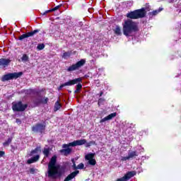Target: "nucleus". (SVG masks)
<instances>
[{
  "label": "nucleus",
  "instance_id": "f257e3e1",
  "mask_svg": "<svg viewBox=\"0 0 181 181\" xmlns=\"http://www.w3.org/2000/svg\"><path fill=\"white\" fill-rule=\"evenodd\" d=\"M57 162V156H54L48 163V177L52 179H57L62 176V170H60V165L56 164Z\"/></svg>",
  "mask_w": 181,
  "mask_h": 181
},
{
  "label": "nucleus",
  "instance_id": "f03ea898",
  "mask_svg": "<svg viewBox=\"0 0 181 181\" xmlns=\"http://www.w3.org/2000/svg\"><path fill=\"white\" fill-rule=\"evenodd\" d=\"M123 35L127 37L132 36L135 32H138V25L132 20H127L123 23Z\"/></svg>",
  "mask_w": 181,
  "mask_h": 181
},
{
  "label": "nucleus",
  "instance_id": "7ed1b4c3",
  "mask_svg": "<svg viewBox=\"0 0 181 181\" xmlns=\"http://www.w3.org/2000/svg\"><path fill=\"white\" fill-rule=\"evenodd\" d=\"M145 15H146V9L143 8L127 13V17L130 19H139V18H144Z\"/></svg>",
  "mask_w": 181,
  "mask_h": 181
},
{
  "label": "nucleus",
  "instance_id": "20e7f679",
  "mask_svg": "<svg viewBox=\"0 0 181 181\" xmlns=\"http://www.w3.org/2000/svg\"><path fill=\"white\" fill-rule=\"evenodd\" d=\"M86 64V59H82L77 63L72 64L67 69V71H74V70H78L80 67H83Z\"/></svg>",
  "mask_w": 181,
  "mask_h": 181
},
{
  "label": "nucleus",
  "instance_id": "39448f33",
  "mask_svg": "<svg viewBox=\"0 0 181 181\" xmlns=\"http://www.w3.org/2000/svg\"><path fill=\"white\" fill-rule=\"evenodd\" d=\"M22 72L8 74L2 76L1 81H8V80H13L21 77Z\"/></svg>",
  "mask_w": 181,
  "mask_h": 181
},
{
  "label": "nucleus",
  "instance_id": "423d86ee",
  "mask_svg": "<svg viewBox=\"0 0 181 181\" xmlns=\"http://www.w3.org/2000/svg\"><path fill=\"white\" fill-rule=\"evenodd\" d=\"M28 108L27 104H23L22 102L13 103L12 109L14 111H25Z\"/></svg>",
  "mask_w": 181,
  "mask_h": 181
},
{
  "label": "nucleus",
  "instance_id": "0eeeda50",
  "mask_svg": "<svg viewBox=\"0 0 181 181\" xmlns=\"http://www.w3.org/2000/svg\"><path fill=\"white\" fill-rule=\"evenodd\" d=\"M87 140L86 139H81V140H76L69 144H63L62 148H69V146H80L81 145L86 144Z\"/></svg>",
  "mask_w": 181,
  "mask_h": 181
},
{
  "label": "nucleus",
  "instance_id": "6e6552de",
  "mask_svg": "<svg viewBox=\"0 0 181 181\" xmlns=\"http://www.w3.org/2000/svg\"><path fill=\"white\" fill-rule=\"evenodd\" d=\"M83 79L81 78H76V79H74V80H71L68 82H66L63 84H62L58 90H62V88H63V87H66V86H74V84H77V83H80Z\"/></svg>",
  "mask_w": 181,
  "mask_h": 181
},
{
  "label": "nucleus",
  "instance_id": "1a4fd4ad",
  "mask_svg": "<svg viewBox=\"0 0 181 181\" xmlns=\"http://www.w3.org/2000/svg\"><path fill=\"white\" fill-rule=\"evenodd\" d=\"M85 159L86 160H88L89 165H92V166H94L97 163L95 161V159H94V153H88L86 156H85Z\"/></svg>",
  "mask_w": 181,
  "mask_h": 181
},
{
  "label": "nucleus",
  "instance_id": "9d476101",
  "mask_svg": "<svg viewBox=\"0 0 181 181\" xmlns=\"http://www.w3.org/2000/svg\"><path fill=\"white\" fill-rule=\"evenodd\" d=\"M38 30H35L33 31L27 33L25 34H23L22 35H21L19 37V40H23V39H26V37H30L32 36H33L34 35H36V33H38Z\"/></svg>",
  "mask_w": 181,
  "mask_h": 181
},
{
  "label": "nucleus",
  "instance_id": "9b49d317",
  "mask_svg": "<svg viewBox=\"0 0 181 181\" xmlns=\"http://www.w3.org/2000/svg\"><path fill=\"white\" fill-rule=\"evenodd\" d=\"M10 64L11 60L9 59H0V69H5V67H8V66H9Z\"/></svg>",
  "mask_w": 181,
  "mask_h": 181
},
{
  "label": "nucleus",
  "instance_id": "f8f14e48",
  "mask_svg": "<svg viewBox=\"0 0 181 181\" xmlns=\"http://www.w3.org/2000/svg\"><path fill=\"white\" fill-rule=\"evenodd\" d=\"M46 128L45 124H38L33 127V132H43Z\"/></svg>",
  "mask_w": 181,
  "mask_h": 181
},
{
  "label": "nucleus",
  "instance_id": "ddd939ff",
  "mask_svg": "<svg viewBox=\"0 0 181 181\" xmlns=\"http://www.w3.org/2000/svg\"><path fill=\"white\" fill-rule=\"evenodd\" d=\"M117 117V112L111 113L110 115H107V117L102 119L100 122V124H103V122H105V121H110L112 119V118H115Z\"/></svg>",
  "mask_w": 181,
  "mask_h": 181
},
{
  "label": "nucleus",
  "instance_id": "4468645a",
  "mask_svg": "<svg viewBox=\"0 0 181 181\" xmlns=\"http://www.w3.org/2000/svg\"><path fill=\"white\" fill-rule=\"evenodd\" d=\"M79 173L78 170L74 171L72 173L69 174L64 180V181H70L72 180V179H74L75 177H76Z\"/></svg>",
  "mask_w": 181,
  "mask_h": 181
},
{
  "label": "nucleus",
  "instance_id": "2eb2a0df",
  "mask_svg": "<svg viewBox=\"0 0 181 181\" xmlns=\"http://www.w3.org/2000/svg\"><path fill=\"white\" fill-rule=\"evenodd\" d=\"M136 175V172L135 171H129L126 175H124V177L126 179L127 181L129 180L131 177H134Z\"/></svg>",
  "mask_w": 181,
  "mask_h": 181
},
{
  "label": "nucleus",
  "instance_id": "dca6fc26",
  "mask_svg": "<svg viewBox=\"0 0 181 181\" xmlns=\"http://www.w3.org/2000/svg\"><path fill=\"white\" fill-rule=\"evenodd\" d=\"M65 149H62L60 151L61 153H63L65 156H67V155H70L71 153V148L66 147L64 148Z\"/></svg>",
  "mask_w": 181,
  "mask_h": 181
},
{
  "label": "nucleus",
  "instance_id": "f3484780",
  "mask_svg": "<svg viewBox=\"0 0 181 181\" xmlns=\"http://www.w3.org/2000/svg\"><path fill=\"white\" fill-rule=\"evenodd\" d=\"M39 155H37L34 157H33L32 158L28 160V163L30 164V163H34V162H37V160H39Z\"/></svg>",
  "mask_w": 181,
  "mask_h": 181
},
{
  "label": "nucleus",
  "instance_id": "a211bd4d",
  "mask_svg": "<svg viewBox=\"0 0 181 181\" xmlns=\"http://www.w3.org/2000/svg\"><path fill=\"white\" fill-rule=\"evenodd\" d=\"M71 56V51H69L62 54V59H65L66 60H67V59H69V57H70Z\"/></svg>",
  "mask_w": 181,
  "mask_h": 181
},
{
  "label": "nucleus",
  "instance_id": "6ab92c4d",
  "mask_svg": "<svg viewBox=\"0 0 181 181\" xmlns=\"http://www.w3.org/2000/svg\"><path fill=\"white\" fill-rule=\"evenodd\" d=\"M128 156L129 159L135 158V156H138V153H136V151L129 152Z\"/></svg>",
  "mask_w": 181,
  "mask_h": 181
},
{
  "label": "nucleus",
  "instance_id": "aec40b11",
  "mask_svg": "<svg viewBox=\"0 0 181 181\" xmlns=\"http://www.w3.org/2000/svg\"><path fill=\"white\" fill-rule=\"evenodd\" d=\"M59 8H60V6H57L54 8L46 11L42 15H46V13H49V12H54V11H57V9H59Z\"/></svg>",
  "mask_w": 181,
  "mask_h": 181
},
{
  "label": "nucleus",
  "instance_id": "412c9836",
  "mask_svg": "<svg viewBox=\"0 0 181 181\" xmlns=\"http://www.w3.org/2000/svg\"><path fill=\"white\" fill-rule=\"evenodd\" d=\"M62 108V105L59 101L56 102L55 105H54V111H57Z\"/></svg>",
  "mask_w": 181,
  "mask_h": 181
},
{
  "label": "nucleus",
  "instance_id": "4be33fe9",
  "mask_svg": "<svg viewBox=\"0 0 181 181\" xmlns=\"http://www.w3.org/2000/svg\"><path fill=\"white\" fill-rule=\"evenodd\" d=\"M39 152H40V148L37 147L35 150L31 151L30 156L35 155V153H39Z\"/></svg>",
  "mask_w": 181,
  "mask_h": 181
},
{
  "label": "nucleus",
  "instance_id": "5701e85b",
  "mask_svg": "<svg viewBox=\"0 0 181 181\" xmlns=\"http://www.w3.org/2000/svg\"><path fill=\"white\" fill-rule=\"evenodd\" d=\"M12 142V138H8L6 141L3 143L4 146H9V144Z\"/></svg>",
  "mask_w": 181,
  "mask_h": 181
},
{
  "label": "nucleus",
  "instance_id": "b1692460",
  "mask_svg": "<svg viewBox=\"0 0 181 181\" xmlns=\"http://www.w3.org/2000/svg\"><path fill=\"white\" fill-rule=\"evenodd\" d=\"M92 145H95V141H90V142H88V143H86V144H85V146H86V148H88V147L91 146Z\"/></svg>",
  "mask_w": 181,
  "mask_h": 181
},
{
  "label": "nucleus",
  "instance_id": "393cba45",
  "mask_svg": "<svg viewBox=\"0 0 181 181\" xmlns=\"http://www.w3.org/2000/svg\"><path fill=\"white\" fill-rule=\"evenodd\" d=\"M21 60L23 62H28V60H29V57H28V55H26V54H23L22 58H21Z\"/></svg>",
  "mask_w": 181,
  "mask_h": 181
},
{
  "label": "nucleus",
  "instance_id": "a878e982",
  "mask_svg": "<svg viewBox=\"0 0 181 181\" xmlns=\"http://www.w3.org/2000/svg\"><path fill=\"white\" fill-rule=\"evenodd\" d=\"M38 50H43L45 49V44H39L37 47Z\"/></svg>",
  "mask_w": 181,
  "mask_h": 181
},
{
  "label": "nucleus",
  "instance_id": "bb28decb",
  "mask_svg": "<svg viewBox=\"0 0 181 181\" xmlns=\"http://www.w3.org/2000/svg\"><path fill=\"white\" fill-rule=\"evenodd\" d=\"M43 153L45 156L46 157L49 156V148H44Z\"/></svg>",
  "mask_w": 181,
  "mask_h": 181
},
{
  "label": "nucleus",
  "instance_id": "cd10ccee",
  "mask_svg": "<svg viewBox=\"0 0 181 181\" xmlns=\"http://www.w3.org/2000/svg\"><path fill=\"white\" fill-rule=\"evenodd\" d=\"M116 35H119L121 33V28L119 27H117L115 30Z\"/></svg>",
  "mask_w": 181,
  "mask_h": 181
},
{
  "label": "nucleus",
  "instance_id": "c85d7f7f",
  "mask_svg": "<svg viewBox=\"0 0 181 181\" xmlns=\"http://www.w3.org/2000/svg\"><path fill=\"white\" fill-rule=\"evenodd\" d=\"M71 162L73 163L72 168L74 170H77V166L76 165V161H74V159L71 160Z\"/></svg>",
  "mask_w": 181,
  "mask_h": 181
},
{
  "label": "nucleus",
  "instance_id": "c756f323",
  "mask_svg": "<svg viewBox=\"0 0 181 181\" xmlns=\"http://www.w3.org/2000/svg\"><path fill=\"white\" fill-rule=\"evenodd\" d=\"M77 169H84V164L81 163L79 165H77Z\"/></svg>",
  "mask_w": 181,
  "mask_h": 181
},
{
  "label": "nucleus",
  "instance_id": "7c9ffc66",
  "mask_svg": "<svg viewBox=\"0 0 181 181\" xmlns=\"http://www.w3.org/2000/svg\"><path fill=\"white\" fill-rule=\"evenodd\" d=\"M83 87V86L81 85V83H78L76 86V91H80V90H81V88Z\"/></svg>",
  "mask_w": 181,
  "mask_h": 181
},
{
  "label": "nucleus",
  "instance_id": "2f4dec72",
  "mask_svg": "<svg viewBox=\"0 0 181 181\" xmlns=\"http://www.w3.org/2000/svg\"><path fill=\"white\" fill-rule=\"evenodd\" d=\"M160 11H162V9H160V10H156V11H153L151 13V15H158V13H159V12H160Z\"/></svg>",
  "mask_w": 181,
  "mask_h": 181
},
{
  "label": "nucleus",
  "instance_id": "473e14b6",
  "mask_svg": "<svg viewBox=\"0 0 181 181\" xmlns=\"http://www.w3.org/2000/svg\"><path fill=\"white\" fill-rule=\"evenodd\" d=\"M116 181H127L125 177L117 179Z\"/></svg>",
  "mask_w": 181,
  "mask_h": 181
},
{
  "label": "nucleus",
  "instance_id": "72a5a7b5",
  "mask_svg": "<svg viewBox=\"0 0 181 181\" xmlns=\"http://www.w3.org/2000/svg\"><path fill=\"white\" fill-rule=\"evenodd\" d=\"M129 156H126V157H122V160L124 161V160H129Z\"/></svg>",
  "mask_w": 181,
  "mask_h": 181
},
{
  "label": "nucleus",
  "instance_id": "f704fd0d",
  "mask_svg": "<svg viewBox=\"0 0 181 181\" xmlns=\"http://www.w3.org/2000/svg\"><path fill=\"white\" fill-rule=\"evenodd\" d=\"M4 155H5V152L0 151V158H2V156H4Z\"/></svg>",
  "mask_w": 181,
  "mask_h": 181
},
{
  "label": "nucleus",
  "instance_id": "c9c22d12",
  "mask_svg": "<svg viewBox=\"0 0 181 181\" xmlns=\"http://www.w3.org/2000/svg\"><path fill=\"white\" fill-rule=\"evenodd\" d=\"M30 172H31V173H33V168H31V169H30Z\"/></svg>",
  "mask_w": 181,
  "mask_h": 181
},
{
  "label": "nucleus",
  "instance_id": "e433bc0d",
  "mask_svg": "<svg viewBox=\"0 0 181 181\" xmlns=\"http://www.w3.org/2000/svg\"><path fill=\"white\" fill-rule=\"evenodd\" d=\"M48 100H49V99L46 98V99H45V103H47Z\"/></svg>",
  "mask_w": 181,
  "mask_h": 181
},
{
  "label": "nucleus",
  "instance_id": "4c0bfd02",
  "mask_svg": "<svg viewBox=\"0 0 181 181\" xmlns=\"http://www.w3.org/2000/svg\"><path fill=\"white\" fill-rule=\"evenodd\" d=\"M16 122H19V119H16Z\"/></svg>",
  "mask_w": 181,
  "mask_h": 181
}]
</instances>
